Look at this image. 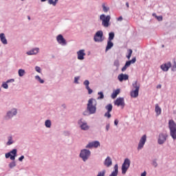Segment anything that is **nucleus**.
<instances>
[{
  "label": "nucleus",
  "mask_w": 176,
  "mask_h": 176,
  "mask_svg": "<svg viewBox=\"0 0 176 176\" xmlns=\"http://www.w3.org/2000/svg\"><path fill=\"white\" fill-rule=\"evenodd\" d=\"M133 88L135 89H133L131 91V97H132L133 98H137V97H138V94L140 93V83H138V81H135L133 84H132Z\"/></svg>",
  "instance_id": "obj_1"
},
{
  "label": "nucleus",
  "mask_w": 176,
  "mask_h": 176,
  "mask_svg": "<svg viewBox=\"0 0 176 176\" xmlns=\"http://www.w3.org/2000/svg\"><path fill=\"white\" fill-rule=\"evenodd\" d=\"M97 111V100L96 99L91 98L89 100V112L91 115L96 113Z\"/></svg>",
  "instance_id": "obj_2"
},
{
  "label": "nucleus",
  "mask_w": 176,
  "mask_h": 176,
  "mask_svg": "<svg viewBox=\"0 0 176 176\" xmlns=\"http://www.w3.org/2000/svg\"><path fill=\"white\" fill-rule=\"evenodd\" d=\"M168 127L170 131V135L173 140H176V124L173 120L168 121Z\"/></svg>",
  "instance_id": "obj_3"
},
{
  "label": "nucleus",
  "mask_w": 176,
  "mask_h": 176,
  "mask_svg": "<svg viewBox=\"0 0 176 176\" xmlns=\"http://www.w3.org/2000/svg\"><path fill=\"white\" fill-rule=\"evenodd\" d=\"M17 112L16 108H12L8 110L4 116L6 120H10V119H13V118L17 115Z\"/></svg>",
  "instance_id": "obj_4"
},
{
  "label": "nucleus",
  "mask_w": 176,
  "mask_h": 176,
  "mask_svg": "<svg viewBox=\"0 0 176 176\" xmlns=\"http://www.w3.org/2000/svg\"><path fill=\"white\" fill-rule=\"evenodd\" d=\"M100 19L102 21V25H103V27H105L106 28L109 27V21H111V16L109 15L105 16V14H101L100 16Z\"/></svg>",
  "instance_id": "obj_5"
},
{
  "label": "nucleus",
  "mask_w": 176,
  "mask_h": 176,
  "mask_svg": "<svg viewBox=\"0 0 176 176\" xmlns=\"http://www.w3.org/2000/svg\"><path fill=\"white\" fill-rule=\"evenodd\" d=\"M130 164V160L129 158L125 159L122 165V174H126V173H127V170H129Z\"/></svg>",
  "instance_id": "obj_6"
},
{
  "label": "nucleus",
  "mask_w": 176,
  "mask_h": 176,
  "mask_svg": "<svg viewBox=\"0 0 176 176\" xmlns=\"http://www.w3.org/2000/svg\"><path fill=\"white\" fill-rule=\"evenodd\" d=\"M79 157L82 159V162H87L89 160V150L86 148L81 150Z\"/></svg>",
  "instance_id": "obj_7"
},
{
  "label": "nucleus",
  "mask_w": 176,
  "mask_h": 176,
  "mask_svg": "<svg viewBox=\"0 0 176 176\" xmlns=\"http://www.w3.org/2000/svg\"><path fill=\"white\" fill-rule=\"evenodd\" d=\"M17 156V149L14 148L9 153H6V159H10V160H15Z\"/></svg>",
  "instance_id": "obj_8"
},
{
  "label": "nucleus",
  "mask_w": 176,
  "mask_h": 176,
  "mask_svg": "<svg viewBox=\"0 0 176 176\" xmlns=\"http://www.w3.org/2000/svg\"><path fill=\"white\" fill-rule=\"evenodd\" d=\"M103 35H104V33L102 32V30L98 31L96 33L94 38L95 42H102V41H104V38H102Z\"/></svg>",
  "instance_id": "obj_9"
},
{
  "label": "nucleus",
  "mask_w": 176,
  "mask_h": 176,
  "mask_svg": "<svg viewBox=\"0 0 176 176\" xmlns=\"http://www.w3.org/2000/svg\"><path fill=\"white\" fill-rule=\"evenodd\" d=\"M78 124L80 126V129L81 130H84L86 131V130H89V125H87V122H86L83 119H80L78 121Z\"/></svg>",
  "instance_id": "obj_10"
},
{
  "label": "nucleus",
  "mask_w": 176,
  "mask_h": 176,
  "mask_svg": "<svg viewBox=\"0 0 176 176\" xmlns=\"http://www.w3.org/2000/svg\"><path fill=\"white\" fill-rule=\"evenodd\" d=\"M146 142V135H144L138 144V150L140 151V149H142L144 148V146L145 145V143Z\"/></svg>",
  "instance_id": "obj_11"
},
{
  "label": "nucleus",
  "mask_w": 176,
  "mask_h": 176,
  "mask_svg": "<svg viewBox=\"0 0 176 176\" xmlns=\"http://www.w3.org/2000/svg\"><path fill=\"white\" fill-rule=\"evenodd\" d=\"M135 61H137V59L135 58V57L131 60L126 61L124 66L122 68V72H124V71H126L127 68H129V67L131 65V64H134Z\"/></svg>",
  "instance_id": "obj_12"
},
{
  "label": "nucleus",
  "mask_w": 176,
  "mask_h": 176,
  "mask_svg": "<svg viewBox=\"0 0 176 176\" xmlns=\"http://www.w3.org/2000/svg\"><path fill=\"white\" fill-rule=\"evenodd\" d=\"M114 104L117 105V107H122V108H124V98H118L115 102Z\"/></svg>",
  "instance_id": "obj_13"
},
{
  "label": "nucleus",
  "mask_w": 176,
  "mask_h": 176,
  "mask_svg": "<svg viewBox=\"0 0 176 176\" xmlns=\"http://www.w3.org/2000/svg\"><path fill=\"white\" fill-rule=\"evenodd\" d=\"M56 41L60 45H67V40L64 38V36H63L62 34H58L56 36Z\"/></svg>",
  "instance_id": "obj_14"
},
{
  "label": "nucleus",
  "mask_w": 176,
  "mask_h": 176,
  "mask_svg": "<svg viewBox=\"0 0 176 176\" xmlns=\"http://www.w3.org/2000/svg\"><path fill=\"white\" fill-rule=\"evenodd\" d=\"M161 69L164 71V72H167L170 68H171V62H167L166 63H164L160 66Z\"/></svg>",
  "instance_id": "obj_15"
},
{
  "label": "nucleus",
  "mask_w": 176,
  "mask_h": 176,
  "mask_svg": "<svg viewBox=\"0 0 176 176\" xmlns=\"http://www.w3.org/2000/svg\"><path fill=\"white\" fill-rule=\"evenodd\" d=\"M166 140H167V135L160 133L159 135L158 144H160V145H162V144H164Z\"/></svg>",
  "instance_id": "obj_16"
},
{
  "label": "nucleus",
  "mask_w": 176,
  "mask_h": 176,
  "mask_svg": "<svg viewBox=\"0 0 176 176\" xmlns=\"http://www.w3.org/2000/svg\"><path fill=\"white\" fill-rule=\"evenodd\" d=\"M85 56H86L85 50H80L78 52H77L78 60H85Z\"/></svg>",
  "instance_id": "obj_17"
},
{
  "label": "nucleus",
  "mask_w": 176,
  "mask_h": 176,
  "mask_svg": "<svg viewBox=\"0 0 176 176\" xmlns=\"http://www.w3.org/2000/svg\"><path fill=\"white\" fill-rule=\"evenodd\" d=\"M38 53H39V48L36 47L28 51L26 54H28V56H34L35 54H38Z\"/></svg>",
  "instance_id": "obj_18"
},
{
  "label": "nucleus",
  "mask_w": 176,
  "mask_h": 176,
  "mask_svg": "<svg viewBox=\"0 0 176 176\" xmlns=\"http://www.w3.org/2000/svg\"><path fill=\"white\" fill-rule=\"evenodd\" d=\"M118 79L120 80V82H123V80H129V75L121 74L118 75Z\"/></svg>",
  "instance_id": "obj_19"
},
{
  "label": "nucleus",
  "mask_w": 176,
  "mask_h": 176,
  "mask_svg": "<svg viewBox=\"0 0 176 176\" xmlns=\"http://www.w3.org/2000/svg\"><path fill=\"white\" fill-rule=\"evenodd\" d=\"M113 38H115V33H113V32H111L109 34L107 45H113V43H112Z\"/></svg>",
  "instance_id": "obj_20"
},
{
  "label": "nucleus",
  "mask_w": 176,
  "mask_h": 176,
  "mask_svg": "<svg viewBox=\"0 0 176 176\" xmlns=\"http://www.w3.org/2000/svg\"><path fill=\"white\" fill-rule=\"evenodd\" d=\"M100 142L94 141L89 143V148H98L100 146Z\"/></svg>",
  "instance_id": "obj_21"
},
{
  "label": "nucleus",
  "mask_w": 176,
  "mask_h": 176,
  "mask_svg": "<svg viewBox=\"0 0 176 176\" xmlns=\"http://www.w3.org/2000/svg\"><path fill=\"white\" fill-rule=\"evenodd\" d=\"M104 164L106 167H111V166H112V160L111 159V157H107L104 162Z\"/></svg>",
  "instance_id": "obj_22"
},
{
  "label": "nucleus",
  "mask_w": 176,
  "mask_h": 176,
  "mask_svg": "<svg viewBox=\"0 0 176 176\" xmlns=\"http://www.w3.org/2000/svg\"><path fill=\"white\" fill-rule=\"evenodd\" d=\"M0 39L3 45H8V40L6 39V36L4 33L0 34Z\"/></svg>",
  "instance_id": "obj_23"
},
{
  "label": "nucleus",
  "mask_w": 176,
  "mask_h": 176,
  "mask_svg": "<svg viewBox=\"0 0 176 176\" xmlns=\"http://www.w3.org/2000/svg\"><path fill=\"white\" fill-rule=\"evenodd\" d=\"M118 164H116L114 166V170L111 173V174L109 176H118Z\"/></svg>",
  "instance_id": "obj_24"
},
{
  "label": "nucleus",
  "mask_w": 176,
  "mask_h": 176,
  "mask_svg": "<svg viewBox=\"0 0 176 176\" xmlns=\"http://www.w3.org/2000/svg\"><path fill=\"white\" fill-rule=\"evenodd\" d=\"M120 89H119L113 91L111 94V98H113V99L116 98V97H118V95L120 94Z\"/></svg>",
  "instance_id": "obj_25"
},
{
  "label": "nucleus",
  "mask_w": 176,
  "mask_h": 176,
  "mask_svg": "<svg viewBox=\"0 0 176 176\" xmlns=\"http://www.w3.org/2000/svg\"><path fill=\"white\" fill-rule=\"evenodd\" d=\"M155 113L157 116H159V115H161L162 113V108H160V107H159V104H155Z\"/></svg>",
  "instance_id": "obj_26"
},
{
  "label": "nucleus",
  "mask_w": 176,
  "mask_h": 176,
  "mask_svg": "<svg viewBox=\"0 0 176 176\" xmlns=\"http://www.w3.org/2000/svg\"><path fill=\"white\" fill-rule=\"evenodd\" d=\"M16 166H17V164L16 163V162L14 160H12L8 164V167H9L10 170H13V168H14V167H16Z\"/></svg>",
  "instance_id": "obj_27"
},
{
  "label": "nucleus",
  "mask_w": 176,
  "mask_h": 176,
  "mask_svg": "<svg viewBox=\"0 0 176 176\" xmlns=\"http://www.w3.org/2000/svg\"><path fill=\"white\" fill-rule=\"evenodd\" d=\"M13 144H14V140H13V137L8 136V142L6 143V145L10 146V145H12Z\"/></svg>",
  "instance_id": "obj_28"
},
{
  "label": "nucleus",
  "mask_w": 176,
  "mask_h": 176,
  "mask_svg": "<svg viewBox=\"0 0 176 176\" xmlns=\"http://www.w3.org/2000/svg\"><path fill=\"white\" fill-rule=\"evenodd\" d=\"M18 75L20 78H23L25 75V70L24 69H19L18 70Z\"/></svg>",
  "instance_id": "obj_29"
},
{
  "label": "nucleus",
  "mask_w": 176,
  "mask_h": 176,
  "mask_svg": "<svg viewBox=\"0 0 176 176\" xmlns=\"http://www.w3.org/2000/svg\"><path fill=\"white\" fill-rule=\"evenodd\" d=\"M45 126L47 129H50L52 127V120H45Z\"/></svg>",
  "instance_id": "obj_30"
},
{
  "label": "nucleus",
  "mask_w": 176,
  "mask_h": 176,
  "mask_svg": "<svg viewBox=\"0 0 176 176\" xmlns=\"http://www.w3.org/2000/svg\"><path fill=\"white\" fill-rule=\"evenodd\" d=\"M34 79H35L37 82H38V83H41V84L45 83V80L41 79V76H38V75L35 76Z\"/></svg>",
  "instance_id": "obj_31"
},
{
  "label": "nucleus",
  "mask_w": 176,
  "mask_h": 176,
  "mask_svg": "<svg viewBox=\"0 0 176 176\" xmlns=\"http://www.w3.org/2000/svg\"><path fill=\"white\" fill-rule=\"evenodd\" d=\"M102 10H103V12H104V13H107L109 11V7L105 5V3H103L102 4Z\"/></svg>",
  "instance_id": "obj_32"
},
{
  "label": "nucleus",
  "mask_w": 176,
  "mask_h": 176,
  "mask_svg": "<svg viewBox=\"0 0 176 176\" xmlns=\"http://www.w3.org/2000/svg\"><path fill=\"white\" fill-rule=\"evenodd\" d=\"M113 107L112 106L111 104H108L107 105L105 106V109L107 110V112H112V109Z\"/></svg>",
  "instance_id": "obj_33"
},
{
  "label": "nucleus",
  "mask_w": 176,
  "mask_h": 176,
  "mask_svg": "<svg viewBox=\"0 0 176 176\" xmlns=\"http://www.w3.org/2000/svg\"><path fill=\"white\" fill-rule=\"evenodd\" d=\"M58 2V0H48V3L52 5V6H56Z\"/></svg>",
  "instance_id": "obj_34"
},
{
  "label": "nucleus",
  "mask_w": 176,
  "mask_h": 176,
  "mask_svg": "<svg viewBox=\"0 0 176 176\" xmlns=\"http://www.w3.org/2000/svg\"><path fill=\"white\" fill-rule=\"evenodd\" d=\"M80 79V76H76L74 77V83H75V85H79L80 82H79V80Z\"/></svg>",
  "instance_id": "obj_35"
},
{
  "label": "nucleus",
  "mask_w": 176,
  "mask_h": 176,
  "mask_svg": "<svg viewBox=\"0 0 176 176\" xmlns=\"http://www.w3.org/2000/svg\"><path fill=\"white\" fill-rule=\"evenodd\" d=\"M82 115L84 116H87L89 115V103L87 104V110H85L83 113Z\"/></svg>",
  "instance_id": "obj_36"
},
{
  "label": "nucleus",
  "mask_w": 176,
  "mask_h": 176,
  "mask_svg": "<svg viewBox=\"0 0 176 176\" xmlns=\"http://www.w3.org/2000/svg\"><path fill=\"white\" fill-rule=\"evenodd\" d=\"M128 55L126 56V58H128V60H130V58L131 57V54H133V50H128Z\"/></svg>",
  "instance_id": "obj_37"
},
{
  "label": "nucleus",
  "mask_w": 176,
  "mask_h": 176,
  "mask_svg": "<svg viewBox=\"0 0 176 176\" xmlns=\"http://www.w3.org/2000/svg\"><path fill=\"white\" fill-rule=\"evenodd\" d=\"M84 86H85L87 90H89V80H86L83 82Z\"/></svg>",
  "instance_id": "obj_38"
},
{
  "label": "nucleus",
  "mask_w": 176,
  "mask_h": 176,
  "mask_svg": "<svg viewBox=\"0 0 176 176\" xmlns=\"http://www.w3.org/2000/svg\"><path fill=\"white\" fill-rule=\"evenodd\" d=\"M106 170H103L102 171L98 172L97 176H105Z\"/></svg>",
  "instance_id": "obj_39"
},
{
  "label": "nucleus",
  "mask_w": 176,
  "mask_h": 176,
  "mask_svg": "<svg viewBox=\"0 0 176 176\" xmlns=\"http://www.w3.org/2000/svg\"><path fill=\"white\" fill-rule=\"evenodd\" d=\"M111 116H112L111 115V112L109 111H107L105 113H104V118H107L108 119L111 118Z\"/></svg>",
  "instance_id": "obj_40"
},
{
  "label": "nucleus",
  "mask_w": 176,
  "mask_h": 176,
  "mask_svg": "<svg viewBox=\"0 0 176 176\" xmlns=\"http://www.w3.org/2000/svg\"><path fill=\"white\" fill-rule=\"evenodd\" d=\"M173 65L171 67V70L172 71H175L176 69V61L175 59H173Z\"/></svg>",
  "instance_id": "obj_41"
},
{
  "label": "nucleus",
  "mask_w": 176,
  "mask_h": 176,
  "mask_svg": "<svg viewBox=\"0 0 176 176\" xmlns=\"http://www.w3.org/2000/svg\"><path fill=\"white\" fill-rule=\"evenodd\" d=\"M98 96H100L98 98V100H102V98H104V94L102 92H98Z\"/></svg>",
  "instance_id": "obj_42"
},
{
  "label": "nucleus",
  "mask_w": 176,
  "mask_h": 176,
  "mask_svg": "<svg viewBox=\"0 0 176 176\" xmlns=\"http://www.w3.org/2000/svg\"><path fill=\"white\" fill-rule=\"evenodd\" d=\"M1 87H3V89H9V85H8L6 82H3Z\"/></svg>",
  "instance_id": "obj_43"
},
{
  "label": "nucleus",
  "mask_w": 176,
  "mask_h": 176,
  "mask_svg": "<svg viewBox=\"0 0 176 176\" xmlns=\"http://www.w3.org/2000/svg\"><path fill=\"white\" fill-rule=\"evenodd\" d=\"M35 71L36 72H38V74H41V67L39 66H36L35 67Z\"/></svg>",
  "instance_id": "obj_44"
},
{
  "label": "nucleus",
  "mask_w": 176,
  "mask_h": 176,
  "mask_svg": "<svg viewBox=\"0 0 176 176\" xmlns=\"http://www.w3.org/2000/svg\"><path fill=\"white\" fill-rule=\"evenodd\" d=\"M7 83H13L14 82V78L9 79L6 81Z\"/></svg>",
  "instance_id": "obj_45"
},
{
  "label": "nucleus",
  "mask_w": 176,
  "mask_h": 176,
  "mask_svg": "<svg viewBox=\"0 0 176 176\" xmlns=\"http://www.w3.org/2000/svg\"><path fill=\"white\" fill-rule=\"evenodd\" d=\"M155 18L157 19V20H158V21H162L163 20V16H155Z\"/></svg>",
  "instance_id": "obj_46"
},
{
  "label": "nucleus",
  "mask_w": 176,
  "mask_h": 176,
  "mask_svg": "<svg viewBox=\"0 0 176 176\" xmlns=\"http://www.w3.org/2000/svg\"><path fill=\"white\" fill-rule=\"evenodd\" d=\"M114 65H115V67H119V65H120L119 60L114 61Z\"/></svg>",
  "instance_id": "obj_47"
},
{
  "label": "nucleus",
  "mask_w": 176,
  "mask_h": 176,
  "mask_svg": "<svg viewBox=\"0 0 176 176\" xmlns=\"http://www.w3.org/2000/svg\"><path fill=\"white\" fill-rule=\"evenodd\" d=\"M112 46H113V45H107L106 47V52H108V50H109V49H111Z\"/></svg>",
  "instance_id": "obj_48"
},
{
  "label": "nucleus",
  "mask_w": 176,
  "mask_h": 176,
  "mask_svg": "<svg viewBox=\"0 0 176 176\" xmlns=\"http://www.w3.org/2000/svg\"><path fill=\"white\" fill-rule=\"evenodd\" d=\"M24 159V155H21L19 158V162H23V160Z\"/></svg>",
  "instance_id": "obj_49"
},
{
  "label": "nucleus",
  "mask_w": 176,
  "mask_h": 176,
  "mask_svg": "<svg viewBox=\"0 0 176 176\" xmlns=\"http://www.w3.org/2000/svg\"><path fill=\"white\" fill-rule=\"evenodd\" d=\"M114 124H115V126H118V124H119V120H114Z\"/></svg>",
  "instance_id": "obj_50"
},
{
  "label": "nucleus",
  "mask_w": 176,
  "mask_h": 176,
  "mask_svg": "<svg viewBox=\"0 0 176 176\" xmlns=\"http://www.w3.org/2000/svg\"><path fill=\"white\" fill-rule=\"evenodd\" d=\"M153 166H154V167H157V162H156V161H153Z\"/></svg>",
  "instance_id": "obj_51"
},
{
  "label": "nucleus",
  "mask_w": 176,
  "mask_h": 176,
  "mask_svg": "<svg viewBox=\"0 0 176 176\" xmlns=\"http://www.w3.org/2000/svg\"><path fill=\"white\" fill-rule=\"evenodd\" d=\"M109 127H110L109 124H107V125L106 126V130H107V131H108L109 130Z\"/></svg>",
  "instance_id": "obj_52"
},
{
  "label": "nucleus",
  "mask_w": 176,
  "mask_h": 176,
  "mask_svg": "<svg viewBox=\"0 0 176 176\" xmlns=\"http://www.w3.org/2000/svg\"><path fill=\"white\" fill-rule=\"evenodd\" d=\"M93 93V90L91 89H89V94H91Z\"/></svg>",
  "instance_id": "obj_53"
},
{
  "label": "nucleus",
  "mask_w": 176,
  "mask_h": 176,
  "mask_svg": "<svg viewBox=\"0 0 176 176\" xmlns=\"http://www.w3.org/2000/svg\"><path fill=\"white\" fill-rule=\"evenodd\" d=\"M141 176H146V172H144L141 174Z\"/></svg>",
  "instance_id": "obj_54"
},
{
  "label": "nucleus",
  "mask_w": 176,
  "mask_h": 176,
  "mask_svg": "<svg viewBox=\"0 0 176 176\" xmlns=\"http://www.w3.org/2000/svg\"><path fill=\"white\" fill-rule=\"evenodd\" d=\"M162 88V85H159L157 86V89H161Z\"/></svg>",
  "instance_id": "obj_55"
},
{
  "label": "nucleus",
  "mask_w": 176,
  "mask_h": 176,
  "mask_svg": "<svg viewBox=\"0 0 176 176\" xmlns=\"http://www.w3.org/2000/svg\"><path fill=\"white\" fill-rule=\"evenodd\" d=\"M126 8H129V2H126Z\"/></svg>",
  "instance_id": "obj_56"
},
{
  "label": "nucleus",
  "mask_w": 176,
  "mask_h": 176,
  "mask_svg": "<svg viewBox=\"0 0 176 176\" xmlns=\"http://www.w3.org/2000/svg\"><path fill=\"white\" fill-rule=\"evenodd\" d=\"M118 20H123V18L122 17V16H120L119 18H118Z\"/></svg>",
  "instance_id": "obj_57"
},
{
  "label": "nucleus",
  "mask_w": 176,
  "mask_h": 176,
  "mask_svg": "<svg viewBox=\"0 0 176 176\" xmlns=\"http://www.w3.org/2000/svg\"><path fill=\"white\" fill-rule=\"evenodd\" d=\"M153 16L154 17H156V16H157V15H156V13H153Z\"/></svg>",
  "instance_id": "obj_58"
},
{
  "label": "nucleus",
  "mask_w": 176,
  "mask_h": 176,
  "mask_svg": "<svg viewBox=\"0 0 176 176\" xmlns=\"http://www.w3.org/2000/svg\"><path fill=\"white\" fill-rule=\"evenodd\" d=\"M47 0H41V2H46Z\"/></svg>",
  "instance_id": "obj_59"
},
{
  "label": "nucleus",
  "mask_w": 176,
  "mask_h": 176,
  "mask_svg": "<svg viewBox=\"0 0 176 176\" xmlns=\"http://www.w3.org/2000/svg\"><path fill=\"white\" fill-rule=\"evenodd\" d=\"M86 148H89V144H87Z\"/></svg>",
  "instance_id": "obj_60"
},
{
  "label": "nucleus",
  "mask_w": 176,
  "mask_h": 176,
  "mask_svg": "<svg viewBox=\"0 0 176 176\" xmlns=\"http://www.w3.org/2000/svg\"><path fill=\"white\" fill-rule=\"evenodd\" d=\"M28 19H29V20H30V19H31V18H30V16H29V17H28Z\"/></svg>",
  "instance_id": "obj_61"
},
{
  "label": "nucleus",
  "mask_w": 176,
  "mask_h": 176,
  "mask_svg": "<svg viewBox=\"0 0 176 176\" xmlns=\"http://www.w3.org/2000/svg\"><path fill=\"white\" fill-rule=\"evenodd\" d=\"M21 1H24L25 0H21Z\"/></svg>",
  "instance_id": "obj_62"
},
{
  "label": "nucleus",
  "mask_w": 176,
  "mask_h": 176,
  "mask_svg": "<svg viewBox=\"0 0 176 176\" xmlns=\"http://www.w3.org/2000/svg\"><path fill=\"white\" fill-rule=\"evenodd\" d=\"M162 47H164V45H162Z\"/></svg>",
  "instance_id": "obj_63"
},
{
  "label": "nucleus",
  "mask_w": 176,
  "mask_h": 176,
  "mask_svg": "<svg viewBox=\"0 0 176 176\" xmlns=\"http://www.w3.org/2000/svg\"><path fill=\"white\" fill-rule=\"evenodd\" d=\"M0 91H1V89H0Z\"/></svg>",
  "instance_id": "obj_64"
}]
</instances>
